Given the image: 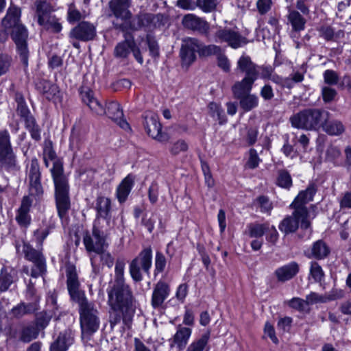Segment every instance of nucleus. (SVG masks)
<instances>
[{
	"mask_svg": "<svg viewBox=\"0 0 351 351\" xmlns=\"http://www.w3.org/2000/svg\"><path fill=\"white\" fill-rule=\"evenodd\" d=\"M329 112L324 109L306 108L292 115L290 122L293 128L305 130H317L328 121Z\"/></svg>",
	"mask_w": 351,
	"mask_h": 351,
	"instance_id": "3",
	"label": "nucleus"
},
{
	"mask_svg": "<svg viewBox=\"0 0 351 351\" xmlns=\"http://www.w3.org/2000/svg\"><path fill=\"white\" fill-rule=\"evenodd\" d=\"M143 124L147 134L152 138L159 142H167L169 140L167 134L162 132V125L156 114L146 115Z\"/></svg>",
	"mask_w": 351,
	"mask_h": 351,
	"instance_id": "19",
	"label": "nucleus"
},
{
	"mask_svg": "<svg viewBox=\"0 0 351 351\" xmlns=\"http://www.w3.org/2000/svg\"><path fill=\"white\" fill-rule=\"evenodd\" d=\"M95 208L97 211L96 219L101 226V219L106 221V225L109 226L111 221V200L104 196H98L95 201Z\"/></svg>",
	"mask_w": 351,
	"mask_h": 351,
	"instance_id": "23",
	"label": "nucleus"
},
{
	"mask_svg": "<svg viewBox=\"0 0 351 351\" xmlns=\"http://www.w3.org/2000/svg\"><path fill=\"white\" fill-rule=\"evenodd\" d=\"M17 272L12 268L3 267L0 273V290L6 291L16 280Z\"/></svg>",
	"mask_w": 351,
	"mask_h": 351,
	"instance_id": "36",
	"label": "nucleus"
},
{
	"mask_svg": "<svg viewBox=\"0 0 351 351\" xmlns=\"http://www.w3.org/2000/svg\"><path fill=\"white\" fill-rule=\"evenodd\" d=\"M300 221L302 229L307 230L311 228L308 216L306 215L295 214L294 210L291 215L287 216L281 221L278 228L285 234L293 233L298 229Z\"/></svg>",
	"mask_w": 351,
	"mask_h": 351,
	"instance_id": "12",
	"label": "nucleus"
},
{
	"mask_svg": "<svg viewBox=\"0 0 351 351\" xmlns=\"http://www.w3.org/2000/svg\"><path fill=\"white\" fill-rule=\"evenodd\" d=\"M82 18V13L73 5H70L67 11V21L69 23L80 21Z\"/></svg>",
	"mask_w": 351,
	"mask_h": 351,
	"instance_id": "55",
	"label": "nucleus"
},
{
	"mask_svg": "<svg viewBox=\"0 0 351 351\" xmlns=\"http://www.w3.org/2000/svg\"><path fill=\"white\" fill-rule=\"evenodd\" d=\"M191 335V328L179 326L173 336V342L179 350H183L186 347Z\"/></svg>",
	"mask_w": 351,
	"mask_h": 351,
	"instance_id": "37",
	"label": "nucleus"
},
{
	"mask_svg": "<svg viewBox=\"0 0 351 351\" xmlns=\"http://www.w3.org/2000/svg\"><path fill=\"white\" fill-rule=\"evenodd\" d=\"M299 271V265L296 262L282 266L276 269L274 274L279 282H286L293 278Z\"/></svg>",
	"mask_w": 351,
	"mask_h": 351,
	"instance_id": "29",
	"label": "nucleus"
},
{
	"mask_svg": "<svg viewBox=\"0 0 351 351\" xmlns=\"http://www.w3.org/2000/svg\"><path fill=\"white\" fill-rule=\"evenodd\" d=\"M39 308L38 301L25 304L22 302L14 307L12 310L13 315L15 317H21L27 314H31Z\"/></svg>",
	"mask_w": 351,
	"mask_h": 351,
	"instance_id": "38",
	"label": "nucleus"
},
{
	"mask_svg": "<svg viewBox=\"0 0 351 351\" xmlns=\"http://www.w3.org/2000/svg\"><path fill=\"white\" fill-rule=\"evenodd\" d=\"M341 156L340 149L333 145L329 146L326 151V159L328 161L335 163V160Z\"/></svg>",
	"mask_w": 351,
	"mask_h": 351,
	"instance_id": "57",
	"label": "nucleus"
},
{
	"mask_svg": "<svg viewBox=\"0 0 351 351\" xmlns=\"http://www.w3.org/2000/svg\"><path fill=\"white\" fill-rule=\"evenodd\" d=\"M221 51V49L219 46L215 45H205L202 43L198 54L201 57H207L212 55L217 56Z\"/></svg>",
	"mask_w": 351,
	"mask_h": 351,
	"instance_id": "50",
	"label": "nucleus"
},
{
	"mask_svg": "<svg viewBox=\"0 0 351 351\" xmlns=\"http://www.w3.org/2000/svg\"><path fill=\"white\" fill-rule=\"evenodd\" d=\"M180 56L182 60L186 64H191L196 59V55L195 51L186 49L183 47H182L181 48Z\"/></svg>",
	"mask_w": 351,
	"mask_h": 351,
	"instance_id": "60",
	"label": "nucleus"
},
{
	"mask_svg": "<svg viewBox=\"0 0 351 351\" xmlns=\"http://www.w3.org/2000/svg\"><path fill=\"white\" fill-rule=\"evenodd\" d=\"M33 202L29 195L23 197L20 207L16 212L15 219L18 225L23 229H27L32 223V217L29 215L30 208Z\"/></svg>",
	"mask_w": 351,
	"mask_h": 351,
	"instance_id": "20",
	"label": "nucleus"
},
{
	"mask_svg": "<svg viewBox=\"0 0 351 351\" xmlns=\"http://www.w3.org/2000/svg\"><path fill=\"white\" fill-rule=\"evenodd\" d=\"M250 237H261L269 228L268 223H250L247 226Z\"/></svg>",
	"mask_w": 351,
	"mask_h": 351,
	"instance_id": "48",
	"label": "nucleus"
},
{
	"mask_svg": "<svg viewBox=\"0 0 351 351\" xmlns=\"http://www.w3.org/2000/svg\"><path fill=\"white\" fill-rule=\"evenodd\" d=\"M171 289L169 284L160 280L154 286L152 295L151 304L155 309L161 308L170 294Z\"/></svg>",
	"mask_w": 351,
	"mask_h": 351,
	"instance_id": "24",
	"label": "nucleus"
},
{
	"mask_svg": "<svg viewBox=\"0 0 351 351\" xmlns=\"http://www.w3.org/2000/svg\"><path fill=\"white\" fill-rule=\"evenodd\" d=\"M210 339V332H206L193 341L187 348L186 351H203L207 346Z\"/></svg>",
	"mask_w": 351,
	"mask_h": 351,
	"instance_id": "46",
	"label": "nucleus"
},
{
	"mask_svg": "<svg viewBox=\"0 0 351 351\" xmlns=\"http://www.w3.org/2000/svg\"><path fill=\"white\" fill-rule=\"evenodd\" d=\"M23 252L25 259L33 263L30 276L38 278L46 272V261L40 250H36L30 244L23 243Z\"/></svg>",
	"mask_w": 351,
	"mask_h": 351,
	"instance_id": "11",
	"label": "nucleus"
},
{
	"mask_svg": "<svg viewBox=\"0 0 351 351\" xmlns=\"http://www.w3.org/2000/svg\"><path fill=\"white\" fill-rule=\"evenodd\" d=\"M289 23L291 25L294 33L304 30L306 23V19L298 11L293 9H289L287 15Z\"/></svg>",
	"mask_w": 351,
	"mask_h": 351,
	"instance_id": "35",
	"label": "nucleus"
},
{
	"mask_svg": "<svg viewBox=\"0 0 351 351\" xmlns=\"http://www.w3.org/2000/svg\"><path fill=\"white\" fill-rule=\"evenodd\" d=\"M324 130L329 135L338 136L343 133L345 127L343 123L337 120L327 122V121L322 125Z\"/></svg>",
	"mask_w": 351,
	"mask_h": 351,
	"instance_id": "44",
	"label": "nucleus"
},
{
	"mask_svg": "<svg viewBox=\"0 0 351 351\" xmlns=\"http://www.w3.org/2000/svg\"><path fill=\"white\" fill-rule=\"evenodd\" d=\"M324 79L326 84L335 85L339 81L337 73L332 70H326L324 73Z\"/></svg>",
	"mask_w": 351,
	"mask_h": 351,
	"instance_id": "63",
	"label": "nucleus"
},
{
	"mask_svg": "<svg viewBox=\"0 0 351 351\" xmlns=\"http://www.w3.org/2000/svg\"><path fill=\"white\" fill-rule=\"evenodd\" d=\"M160 14L141 12L135 16L130 22V27L134 30H138L143 27H156L162 19Z\"/></svg>",
	"mask_w": 351,
	"mask_h": 351,
	"instance_id": "22",
	"label": "nucleus"
},
{
	"mask_svg": "<svg viewBox=\"0 0 351 351\" xmlns=\"http://www.w3.org/2000/svg\"><path fill=\"white\" fill-rule=\"evenodd\" d=\"M257 79L244 77L242 80L236 82L232 87V91L235 98L249 94L253 84Z\"/></svg>",
	"mask_w": 351,
	"mask_h": 351,
	"instance_id": "33",
	"label": "nucleus"
},
{
	"mask_svg": "<svg viewBox=\"0 0 351 351\" xmlns=\"http://www.w3.org/2000/svg\"><path fill=\"white\" fill-rule=\"evenodd\" d=\"M73 343V337L69 330L60 332L57 339L51 344L49 351H66Z\"/></svg>",
	"mask_w": 351,
	"mask_h": 351,
	"instance_id": "31",
	"label": "nucleus"
},
{
	"mask_svg": "<svg viewBox=\"0 0 351 351\" xmlns=\"http://www.w3.org/2000/svg\"><path fill=\"white\" fill-rule=\"evenodd\" d=\"M152 265V250L150 247L143 249L139 254L134 258L130 264V274L135 282L143 280L142 270L149 275V270Z\"/></svg>",
	"mask_w": 351,
	"mask_h": 351,
	"instance_id": "7",
	"label": "nucleus"
},
{
	"mask_svg": "<svg viewBox=\"0 0 351 351\" xmlns=\"http://www.w3.org/2000/svg\"><path fill=\"white\" fill-rule=\"evenodd\" d=\"M239 99L240 107L245 111L248 112L256 108L258 105V97L254 94H247L241 97H237Z\"/></svg>",
	"mask_w": 351,
	"mask_h": 351,
	"instance_id": "42",
	"label": "nucleus"
},
{
	"mask_svg": "<svg viewBox=\"0 0 351 351\" xmlns=\"http://www.w3.org/2000/svg\"><path fill=\"white\" fill-rule=\"evenodd\" d=\"M256 201L261 208V212L269 213L272 210V203L267 197L264 195L260 196L256 199Z\"/></svg>",
	"mask_w": 351,
	"mask_h": 351,
	"instance_id": "58",
	"label": "nucleus"
},
{
	"mask_svg": "<svg viewBox=\"0 0 351 351\" xmlns=\"http://www.w3.org/2000/svg\"><path fill=\"white\" fill-rule=\"evenodd\" d=\"M108 304L114 312L121 313L125 324L131 322L136 311V300L128 284L111 285L107 291Z\"/></svg>",
	"mask_w": 351,
	"mask_h": 351,
	"instance_id": "1",
	"label": "nucleus"
},
{
	"mask_svg": "<svg viewBox=\"0 0 351 351\" xmlns=\"http://www.w3.org/2000/svg\"><path fill=\"white\" fill-rule=\"evenodd\" d=\"M182 24L186 29L205 35L208 34L210 29L208 23L194 14L184 15L182 19Z\"/></svg>",
	"mask_w": 351,
	"mask_h": 351,
	"instance_id": "21",
	"label": "nucleus"
},
{
	"mask_svg": "<svg viewBox=\"0 0 351 351\" xmlns=\"http://www.w3.org/2000/svg\"><path fill=\"white\" fill-rule=\"evenodd\" d=\"M38 89L48 100L53 99L59 93L58 86L47 80L40 81Z\"/></svg>",
	"mask_w": 351,
	"mask_h": 351,
	"instance_id": "39",
	"label": "nucleus"
},
{
	"mask_svg": "<svg viewBox=\"0 0 351 351\" xmlns=\"http://www.w3.org/2000/svg\"><path fill=\"white\" fill-rule=\"evenodd\" d=\"M202 42L195 38H186L183 40L182 47L192 50L199 53V50L202 45Z\"/></svg>",
	"mask_w": 351,
	"mask_h": 351,
	"instance_id": "53",
	"label": "nucleus"
},
{
	"mask_svg": "<svg viewBox=\"0 0 351 351\" xmlns=\"http://www.w3.org/2000/svg\"><path fill=\"white\" fill-rule=\"evenodd\" d=\"M322 98L325 103L330 102L337 95V91L332 88L324 86L322 90Z\"/></svg>",
	"mask_w": 351,
	"mask_h": 351,
	"instance_id": "64",
	"label": "nucleus"
},
{
	"mask_svg": "<svg viewBox=\"0 0 351 351\" xmlns=\"http://www.w3.org/2000/svg\"><path fill=\"white\" fill-rule=\"evenodd\" d=\"M51 173L55 186V199L59 217L63 220L67 218L71 208L69 197V185L66 177L64 175L62 161H53Z\"/></svg>",
	"mask_w": 351,
	"mask_h": 351,
	"instance_id": "2",
	"label": "nucleus"
},
{
	"mask_svg": "<svg viewBox=\"0 0 351 351\" xmlns=\"http://www.w3.org/2000/svg\"><path fill=\"white\" fill-rule=\"evenodd\" d=\"M217 65L225 72H229L230 70V64L227 56L221 51L217 56Z\"/></svg>",
	"mask_w": 351,
	"mask_h": 351,
	"instance_id": "62",
	"label": "nucleus"
},
{
	"mask_svg": "<svg viewBox=\"0 0 351 351\" xmlns=\"http://www.w3.org/2000/svg\"><path fill=\"white\" fill-rule=\"evenodd\" d=\"M83 243L88 252H101L104 248L108 247L107 233L99 225L98 221L94 222L92 234L86 233L84 236Z\"/></svg>",
	"mask_w": 351,
	"mask_h": 351,
	"instance_id": "8",
	"label": "nucleus"
},
{
	"mask_svg": "<svg viewBox=\"0 0 351 351\" xmlns=\"http://www.w3.org/2000/svg\"><path fill=\"white\" fill-rule=\"evenodd\" d=\"M335 299V296L332 294L322 295L317 293L311 292L310 294L306 296L305 302H306V305L308 306L310 304L316 303H325Z\"/></svg>",
	"mask_w": 351,
	"mask_h": 351,
	"instance_id": "45",
	"label": "nucleus"
},
{
	"mask_svg": "<svg viewBox=\"0 0 351 351\" xmlns=\"http://www.w3.org/2000/svg\"><path fill=\"white\" fill-rule=\"evenodd\" d=\"M288 304L290 307L300 312L305 311L308 308L305 300L300 298H292L288 302Z\"/></svg>",
	"mask_w": 351,
	"mask_h": 351,
	"instance_id": "56",
	"label": "nucleus"
},
{
	"mask_svg": "<svg viewBox=\"0 0 351 351\" xmlns=\"http://www.w3.org/2000/svg\"><path fill=\"white\" fill-rule=\"evenodd\" d=\"M106 110V114H108V117L119 125L120 128L125 130L130 129L129 123L123 119V112L118 102L114 101L109 102Z\"/></svg>",
	"mask_w": 351,
	"mask_h": 351,
	"instance_id": "25",
	"label": "nucleus"
},
{
	"mask_svg": "<svg viewBox=\"0 0 351 351\" xmlns=\"http://www.w3.org/2000/svg\"><path fill=\"white\" fill-rule=\"evenodd\" d=\"M166 258L160 252H157L155 258V271L158 273L162 272L166 266Z\"/></svg>",
	"mask_w": 351,
	"mask_h": 351,
	"instance_id": "59",
	"label": "nucleus"
},
{
	"mask_svg": "<svg viewBox=\"0 0 351 351\" xmlns=\"http://www.w3.org/2000/svg\"><path fill=\"white\" fill-rule=\"evenodd\" d=\"M38 327L33 324H29L22 328L19 339L25 343H29L38 337L39 335Z\"/></svg>",
	"mask_w": 351,
	"mask_h": 351,
	"instance_id": "43",
	"label": "nucleus"
},
{
	"mask_svg": "<svg viewBox=\"0 0 351 351\" xmlns=\"http://www.w3.org/2000/svg\"><path fill=\"white\" fill-rule=\"evenodd\" d=\"M316 192V186L314 184H309L306 190L299 193L294 201L291 204L290 207L295 210V214L309 216L308 210L305 205L313 199Z\"/></svg>",
	"mask_w": 351,
	"mask_h": 351,
	"instance_id": "15",
	"label": "nucleus"
},
{
	"mask_svg": "<svg viewBox=\"0 0 351 351\" xmlns=\"http://www.w3.org/2000/svg\"><path fill=\"white\" fill-rule=\"evenodd\" d=\"M132 47H134V41L133 40L125 39L119 43L114 50V56L121 58H127L131 53Z\"/></svg>",
	"mask_w": 351,
	"mask_h": 351,
	"instance_id": "40",
	"label": "nucleus"
},
{
	"mask_svg": "<svg viewBox=\"0 0 351 351\" xmlns=\"http://www.w3.org/2000/svg\"><path fill=\"white\" fill-rule=\"evenodd\" d=\"M216 42L226 43L234 49L239 48L245 43V38L238 32L231 28H220L215 34Z\"/></svg>",
	"mask_w": 351,
	"mask_h": 351,
	"instance_id": "17",
	"label": "nucleus"
},
{
	"mask_svg": "<svg viewBox=\"0 0 351 351\" xmlns=\"http://www.w3.org/2000/svg\"><path fill=\"white\" fill-rule=\"evenodd\" d=\"M209 114L211 117L219 121V124L226 121V115L221 107L217 104L211 102L208 105Z\"/></svg>",
	"mask_w": 351,
	"mask_h": 351,
	"instance_id": "47",
	"label": "nucleus"
},
{
	"mask_svg": "<svg viewBox=\"0 0 351 351\" xmlns=\"http://www.w3.org/2000/svg\"><path fill=\"white\" fill-rule=\"evenodd\" d=\"M187 149V143L184 140H178L172 145L170 152L173 155H178L182 152H186Z\"/></svg>",
	"mask_w": 351,
	"mask_h": 351,
	"instance_id": "61",
	"label": "nucleus"
},
{
	"mask_svg": "<svg viewBox=\"0 0 351 351\" xmlns=\"http://www.w3.org/2000/svg\"><path fill=\"white\" fill-rule=\"evenodd\" d=\"M125 262L123 260L118 259L115 265L114 280L112 285L126 284L124 279Z\"/></svg>",
	"mask_w": 351,
	"mask_h": 351,
	"instance_id": "49",
	"label": "nucleus"
},
{
	"mask_svg": "<svg viewBox=\"0 0 351 351\" xmlns=\"http://www.w3.org/2000/svg\"><path fill=\"white\" fill-rule=\"evenodd\" d=\"M77 304L82 332L92 335L99 328V311L95 304L88 301L87 298L77 302Z\"/></svg>",
	"mask_w": 351,
	"mask_h": 351,
	"instance_id": "5",
	"label": "nucleus"
},
{
	"mask_svg": "<svg viewBox=\"0 0 351 351\" xmlns=\"http://www.w3.org/2000/svg\"><path fill=\"white\" fill-rule=\"evenodd\" d=\"M48 308L37 314L36 317V326L40 330L45 329L49 324L53 317L57 320L59 315H57L58 306L57 304L56 298L51 295L48 300Z\"/></svg>",
	"mask_w": 351,
	"mask_h": 351,
	"instance_id": "18",
	"label": "nucleus"
},
{
	"mask_svg": "<svg viewBox=\"0 0 351 351\" xmlns=\"http://www.w3.org/2000/svg\"><path fill=\"white\" fill-rule=\"evenodd\" d=\"M10 36L16 45L20 60L25 67L28 66L29 50L27 47L28 32L24 25L21 24L10 28Z\"/></svg>",
	"mask_w": 351,
	"mask_h": 351,
	"instance_id": "9",
	"label": "nucleus"
},
{
	"mask_svg": "<svg viewBox=\"0 0 351 351\" xmlns=\"http://www.w3.org/2000/svg\"><path fill=\"white\" fill-rule=\"evenodd\" d=\"M12 62V58L8 54H0V77L6 74L9 71Z\"/></svg>",
	"mask_w": 351,
	"mask_h": 351,
	"instance_id": "52",
	"label": "nucleus"
},
{
	"mask_svg": "<svg viewBox=\"0 0 351 351\" xmlns=\"http://www.w3.org/2000/svg\"><path fill=\"white\" fill-rule=\"evenodd\" d=\"M97 36L96 26L86 21H82L71 29L69 37L82 42L93 40Z\"/></svg>",
	"mask_w": 351,
	"mask_h": 351,
	"instance_id": "16",
	"label": "nucleus"
},
{
	"mask_svg": "<svg viewBox=\"0 0 351 351\" xmlns=\"http://www.w3.org/2000/svg\"><path fill=\"white\" fill-rule=\"evenodd\" d=\"M21 10L19 7L10 3L5 16L3 18L1 24L5 29L8 30L10 28L21 25Z\"/></svg>",
	"mask_w": 351,
	"mask_h": 351,
	"instance_id": "27",
	"label": "nucleus"
},
{
	"mask_svg": "<svg viewBox=\"0 0 351 351\" xmlns=\"http://www.w3.org/2000/svg\"><path fill=\"white\" fill-rule=\"evenodd\" d=\"M237 69L245 73V77L257 79L258 71L257 66L247 56H242L237 62Z\"/></svg>",
	"mask_w": 351,
	"mask_h": 351,
	"instance_id": "30",
	"label": "nucleus"
},
{
	"mask_svg": "<svg viewBox=\"0 0 351 351\" xmlns=\"http://www.w3.org/2000/svg\"><path fill=\"white\" fill-rule=\"evenodd\" d=\"M330 252V250L327 244L322 240H318L313 243L306 256L308 258L322 260L326 258Z\"/></svg>",
	"mask_w": 351,
	"mask_h": 351,
	"instance_id": "34",
	"label": "nucleus"
},
{
	"mask_svg": "<svg viewBox=\"0 0 351 351\" xmlns=\"http://www.w3.org/2000/svg\"><path fill=\"white\" fill-rule=\"evenodd\" d=\"M66 276L67 289L71 300L77 303L86 299L84 292L79 289L80 282L74 265H69L66 267Z\"/></svg>",
	"mask_w": 351,
	"mask_h": 351,
	"instance_id": "14",
	"label": "nucleus"
},
{
	"mask_svg": "<svg viewBox=\"0 0 351 351\" xmlns=\"http://www.w3.org/2000/svg\"><path fill=\"white\" fill-rule=\"evenodd\" d=\"M27 179L29 183V196L40 197L44 193L41 184V171L38 161L36 158L31 160L29 168L27 170Z\"/></svg>",
	"mask_w": 351,
	"mask_h": 351,
	"instance_id": "13",
	"label": "nucleus"
},
{
	"mask_svg": "<svg viewBox=\"0 0 351 351\" xmlns=\"http://www.w3.org/2000/svg\"><path fill=\"white\" fill-rule=\"evenodd\" d=\"M320 36L327 41H337L339 38L344 37V32L339 30L335 32L334 29L329 25H323L319 29Z\"/></svg>",
	"mask_w": 351,
	"mask_h": 351,
	"instance_id": "41",
	"label": "nucleus"
},
{
	"mask_svg": "<svg viewBox=\"0 0 351 351\" xmlns=\"http://www.w3.org/2000/svg\"><path fill=\"white\" fill-rule=\"evenodd\" d=\"M310 274L315 282H320L324 276L321 266L316 262L311 263Z\"/></svg>",
	"mask_w": 351,
	"mask_h": 351,
	"instance_id": "54",
	"label": "nucleus"
},
{
	"mask_svg": "<svg viewBox=\"0 0 351 351\" xmlns=\"http://www.w3.org/2000/svg\"><path fill=\"white\" fill-rule=\"evenodd\" d=\"M14 100L17 104L16 113L24 121L25 128L29 132L32 138L36 141L41 139V128L26 104L23 95L16 92Z\"/></svg>",
	"mask_w": 351,
	"mask_h": 351,
	"instance_id": "6",
	"label": "nucleus"
},
{
	"mask_svg": "<svg viewBox=\"0 0 351 351\" xmlns=\"http://www.w3.org/2000/svg\"><path fill=\"white\" fill-rule=\"evenodd\" d=\"M82 99L89 108L97 115H104L106 113L104 105L94 97L93 91L86 88L80 92Z\"/></svg>",
	"mask_w": 351,
	"mask_h": 351,
	"instance_id": "26",
	"label": "nucleus"
},
{
	"mask_svg": "<svg viewBox=\"0 0 351 351\" xmlns=\"http://www.w3.org/2000/svg\"><path fill=\"white\" fill-rule=\"evenodd\" d=\"M34 5L35 16L37 18L38 25L50 33H60L62 29V25L60 19L53 14L54 9L51 4L45 0H36Z\"/></svg>",
	"mask_w": 351,
	"mask_h": 351,
	"instance_id": "4",
	"label": "nucleus"
},
{
	"mask_svg": "<svg viewBox=\"0 0 351 351\" xmlns=\"http://www.w3.org/2000/svg\"><path fill=\"white\" fill-rule=\"evenodd\" d=\"M110 8L117 18L128 19L131 16V12L128 8L130 5V0H111Z\"/></svg>",
	"mask_w": 351,
	"mask_h": 351,
	"instance_id": "28",
	"label": "nucleus"
},
{
	"mask_svg": "<svg viewBox=\"0 0 351 351\" xmlns=\"http://www.w3.org/2000/svg\"><path fill=\"white\" fill-rule=\"evenodd\" d=\"M0 165L8 171L15 169L16 166V156L12 147L10 134L6 130L0 131Z\"/></svg>",
	"mask_w": 351,
	"mask_h": 351,
	"instance_id": "10",
	"label": "nucleus"
},
{
	"mask_svg": "<svg viewBox=\"0 0 351 351\" xmlns=\"http://www.w3.org/2000/svg\"><path fill=\"white\" fill-rule=\"evenodd\" d=\"M277 184L279 186L289 189L292 185V179L289 173L286 170L279 171L277 179Z\"/></svg>",
	"mask_w": 351,
	"mask_h": 351,
	"instance_id": "51",
	"label": "nucleus"
},
{
	"mask_svg": "<svg viewBox=\"0 0 351 351\" xmlns=\"http://www.w3.org/2000/svg\"><path fill=\"white\" fill-rule=\"evenodd\" d=\"M134 184V178L131 174L128 175L119 184L116 196L119 203L126 201Z\"/></svg>",
	"mask_w": 351,
	"mask_h": 351,
	"instance_id": "32",
	"label": "nucleus"
}]
</instances>
